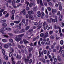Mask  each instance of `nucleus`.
<instances>
[{"mask_svg": "<svg viewBox=\"0 0 64 64\" xmlns=\"http://www.w3.org/2000/svg\"><path fill=\"white\" fill-rule=\"evenodd\" d=\"M24 34H19L16 36L15 38V40L17 42H19L20 41H21L22 40V38L23 36H24Z\"/></svg>", "mask_w": 64, "mask_h": 64, "instance_id": "obj_1", "label": "nucleus"}, {"mask_svg": "<svg viewBox=\"0 0 64 64\" xmlns=\"http://www.w3.org/2000/svg\"><path fill=\"white\" fill-rule=\"evenodd\" d=\"M28 14L29 15V18L31 20H34V18L32 16H31V15H33L34 14V12L32 10H31V11H28Z\"/></svg>", "mask_w": 64, "mask_h": 64, "instance_id": "obj_2", "label": "nucleus"}, {"mask_svg": "<svg viewBox=\"0 0 64 64\" xmlns=\"http://www.w3.org/2000/svg\"><path fill=\"white\" fill-rule=\"evenodd\" d=\"M52 22H53L54 23L55 22H56V23H57V22H58L57 17L56 16L55 19H52Z\"/></svg>", "mask_w": 64, "mask_h": 64, "instance_id": "obj_3", "label": "nucleus"}, {"mask_svg": "<svg viewBox=\"0 0 64 64\" xmlns=\"http://www.w3.org/2000/svg\"><path fill=\"white\" fill-rule=\"evenodd\" d=\"M29 60V56H28L27 57V58H24V60L25 61L26 63H28Z\"/></svg>", "mask_w": 64, "mask_h": 64, "instance_id": "obj_4", "label": "nucleus"}, {"mask_svg": "<svg viewBox=\"0 0 64 64\" xmlns=\"http://www.w3.org/2000/svg\"><path fill=\"white\" fill-rule=\"evenodd\" d=\"M19 31L18 30H16V29H14V30L13 32H14V34H17V33H18Z\"/></svg>", "mask_w": 64, "mask_h": 64, "instance_id": "obj_5", "label": "nucleus"}, {"mask_svg": "<svg viewBox=\"0 0 64 64\" xmlns=\"http://www.w3.org/2000/svg\"><path fill=\"white\" fill-rule=\"evenodd\" d=\"M52 13L54 15L55 13H57V10L55 9H52Z\"/></svg>", "mask_w": 64, "mask_h": 64, "instance_id": "obj_6", "label": "nucleus"}, {"mask_svg": "<svg viewBox=\"0 0 64 64\" xmlns=\"http://www.w3.org/2000/svg\"><path fill=\"white\" fill-rule=\"evenodd\" d=\"M36 15L38 17H40L41 15V14L40 11H38L37 12Z\"/></svg>", "mask_w": 64, "mask_h": 64, "instance_id": "obj_7", "label": "nucleus"}, {"mask_svg": "<svg viewBox=\"0 0 64 64\" xmlns=\"http://www.w3.org/2000/svg\"><path fill=\"white\" fill-rule=\"evenodd\" d=\"M22 58V56L21 55H19L17 54L16 56V58L17 59H21Z\"/></svg>", "mask_w": 64, "mask_h": 64, "instance_id": "obj_8", "label": "nucleus"}, {"mask_svg": "<svg viewBox=\"0 0 64 64\" xmlns=\"http://www.w3.org/2000/svg\"><path fill=\"white\" fill-rule=\"evenodd\" d=\"M23 42H24V44L25 45H26L27 44H28L29 43V42L27 40H24Z\"/></svg>", "mask_w": 64, "mask_h": 64, "instance_id": "obj_9", "label": "nucleus"}, {"mask_svg": "<svg viewBox=\"0 0 64 64\" xmlns=\"http://www.w3.org/2000/svg\"><path fill=\"white\" fill-rule=\"evenodd\" d=\"M25 32V30L24 29H22L21 30L19 31V33H23V32Z\"/></svg>", "mask_w": 64, "mask_h": 64, "instance_id": "obj_10", "label": "nucleus"}, {"mask_svg": "<svg viewBox=\"0 0 64 64\" xmlns=\"http://www.w3.org/2000/svg\"><path fill=\"white\" fill-rule=\"evenodd\" d=\"M47 21L49 23H51V22H52V18H50V19H47Z\"/></svg>", "mask_w": 64, "mask_h": 64, "instance_id": "obj_11", "label": "nucleus"}, {"mask_svg": "<svg viewBox=\"0 0 64 64\" xmlns=\"http://www.w3.org/2000/svg\"><path fill=\"white\" fill-rule=\"evenodd\" d=\"M6 22V20H3L0 21V23H2V24H4Z\"/></svg>", "mask_w": 64, "mask_h": 64, "instance_id": "obj_12", "label": "nucleus"}, {"mask_svg": "<svg viewBox=\"0 0 64 64\" xmlns=\"http://www.w3.org/2000/svg\"><path fill=\"white\" fill-rule=\"evenodd\" d=\"M15 28L17 29H21V26H15Z\"/></svg>", "mask_w": 64, "mask_h": 64, "instance_id": "obj_13", "label": "nucleus"}, {"mask_svg": "<svg viewBox=\"0 0 64 64\" xmlns=\"http://www.w3.org/2000/svg\"><path fill=\"white\" fill-rule=\"evenodd\" d=\"M50 42L48 40L46 43H45V45H46L48 46L50 45Z\"/></svg>", "mask_w": 64, "mask_h": 64, "instance_id": "obj_14", "label": "nucleus"}, {"mask_svg": "<svg viewBox=\"0 0 64 64\" xmlns=\"http://www.w3.org/2000/svg\"><path fill=\"white\" fill-rule=\"evenodd\" d=\"M4 48H6V49H7L9 47V46L8 45V44H5L4 46Z\"/></svg>", "mask_w": 64, "mask_h": 64, "instance_id": "obj_15", "label": "nucleus"}, {"mask_svg": "<svg viewBox=\"0 0 64 64\" xmlns=\"http://www.w3.org/2000/svg\"><path fill=\"white\" fill-rule=\"evenodd\" d=\"M20 20L18 21H14V23H16V24H18L19 23H20Z\"/></svg>", "mask_w": 64, "mask_h": 64, "instance_id": "obj_16", "label": "nucleus"}, {"mask_svg": "<svg viewBox=\"0 0 64 64\" xmlns=\"http://www.w3.org/2000/svg\"><path fill=\"white\" fill-rule=\"evenodd\" d=\"M30 26H26L25 28V30L26 31H27L29 28H30Z\"/></svg>", "mask_w": 64, "mask_h": 64, "instance_id": "obj_17", "label": "nucleus"}, {"mask_svg": "<svg viewBox=\"0 0 64 64\" xmlns=\"http://www.w3.org/2000/svg\"><path fill=\"white\" fill-rule=\"evenodd\" d=\"M45 35L44 38H46V37H48V32H46L45 33Z\"/></svg>", "mask_w": 64, "mask_h": 64, "instance_id": "obj_18", "label": "nucleus"}, {"mask_svg": "<svg viewBox=\"0 0 64 64\" xmlns=\"http://www.w3.org/2000/svg\"><path fill=\"white\" fill-rule=\"evenodd\" d=\"M57 58L58 60L59 61H60L61 60V58H60V56H58Z\"/></svg>", "mask_w": 64, "mask_h": 64, "instance_id": "obj_19", "label": "nucleus"}, {"mask_svg": "<svg viewBox=\"0 0 64 64\" xmlns=\"http://www.w3.org/2000/svg\"><path fill=\"white\" fill-rule=\"evenodd\" d=\"M15 10H13L12 11V15H14L15 14Z\"/></svg>", "mask_w": 64, "mask_h": 64, "instance_id": "obj_20", "label": "nucleus"}, {"mask_svg": "<svg viewBox=\"0 0 64 64\" xmlns=\"http://www.w3.org/2000/svg\"><path fill=\"white\" fill-rule=\"evenodd\" d=\"M34 5V4L32 3H30L29 4V6L30 7H32V6H33V5Z\"/></svg>", "mask_w": 64, "mask_h": 64, "instance_id": "obj_21", "label": "nucleus"}, {"mask_svg": "<svg viewBox=\"0 0 64 64\" xmlns=\"http://www.w3.org/2000/svg\"><path fill=\"white\" fill-rule=\"evenodd\" d=\"M2 27H6L7 25V24H6V23H4L2 24Z\"/></svg>", "mask_w": 64, "mask_h": 64, "instance_id": "obj_22", "label": "nucleus"}, {"mask_svg": "<svg viewBox=\"0 0 64 64\" xmlns=\"http://www.w3.org/2000/svg\"><path fill=\"white\" fill-rule=\"evenodd\" d=\"M16 3V1L15 0L12 1V4L13 6H14L15 5V3Z\"/></svg>", "mask_w": 64, "mask_h": 64, "instance_id": "obj_23", "label": "nucleus"}, {"mask_svg": "<svg viewBox=\"0 0 64 64\" xmlns=\"http://www.w3.org/2000/svg\"><path fill=\"white\" fill-rule=\"evenodd\" d=\"M64 43V42H63V40H62L60 41V44L61 45H63Z\"/></svg>", "mask_w": 64, "mask_h": 64, "instance_id": "obj_24", "label": "nucleus"}, {"mask_svg": "<svg viewBox=\"0 0 64 64\" xmlns=\"http://www.w3.org/2000/svg\"><path fill=\"white\" fill-rule=\"evenodd\" d=\"M61 53L62 54V55L63 57H64V50H62L61 51Z\"/></svg>", "mask_w": 64, "mask_h": 64, "instance_id": "obj_25", "label": "nucleus"}, {"mask_svg": "<svg viewBox=\"0 0 64 64\" xmlns=\"http://www.w3.org/2000/svg\"><path fill=\"white\" fill-rule=\"evenodd\" d=\"M41 61H42L43 63H45V62H46V60H45L44 58L41 59Z\"/></svg>", "mask_w": 64, "mask_h": 64, "instance_id": "obj_26", "label": "nucleus"}, {"mask_svg": "<svg viewBox=\"0 0 64 64\" xmlns=\"http://www.w3.org/2000/svg\"><path fill=\"white\" fill-rule=\"evenodd\" d=\"M6 30L7 31H11V29L9 28H6Z\"/></svg>", "mask_w": 64, "mask_h": 64, "instance_id": "obj_27", "label": "nucleus"}, {"mask_svg": "<svg viewBox=\"0 0 64 64\" xmlns=\"http://www.w3.org/2000/svg\"><path fill=\"white\" fill-rule=\"evenodd\" d=\"M46 28L47 30H49L50 29V27L48 25H47L46 27Z\"/></svg>", "mask_w": 64, "mask_h": 64, "instance_id": "obj_28", "label": "nucleus"}, {"mask_svg": "<svg viewBox=\"0 0 64 64\" xmlns=\"http://www.w3.org/2000/svg\"><path fill=\"white\" fill-rule=\"evenodd\" d=\"M2 52L3 53V54L5 55V50H2Z\"/></svg>", "mask_w": 64, "mask_h": 64, "instance_id": "obj_29", "label": "nucleus"}, {"mask_svg": "<svg viewBox=\"0 0 64 64\" xmlns=\"http://www.w3.org/2000/svg\"><path fill=\"white\" fill-rule=\"evenodd\" d=\"M33 31V29H30V28L28 30V32H32Z\"/></svg>", "mask_w": 64, "mask_h": 64, "instance_id": "obj_30", "label": "nucleus"}, {"mask_svg": "<svg viewBox=\"0 0 64 64\" xmlns=\"http://www.w3.org/2000/svg\"><path fill=\"white\" fill-rule=\"evenodd\" d=\"M4 58L6 60H8V56L5 55L4 56Z\"/></svg>", "mask_w": 64, "mask_h": 64, "instance_id": "obj_31", "label": "nucleus"}, {"mask_svg": "<svg viewBox=\"0 0 64 64\" xmlns=\"http://www.w3.org/2000/svg\"><path fill=\"white\" fill-rule=\"evenodd\" d=\"M32 62V60L30 59V60L28 62V64H31V63Z\"/></svg>", "mask_w": 64, "mask_h": 64, "instance_id": "obj_32", "label": "nucleus"}, {"mask_svg": "<svg viewBox=\"0 0 64 64\" xmlns=\"http://www.w3.org/2000/svg\"><path fill=\"white\" fill-rule=\"evenodd\" d=\"M40 5L42 6H43V3H42V0H40Z\"/></svg>", "mask_w": 64, "mask_h": 64, "instance_id": "obj_33", "label": "nucleus"}, {"mask_svg": "<svg viewBox=\"0 0 64 64\" xmlns=\"http://www.w3.org/2000/svg\"><path fill=\"white\" fill-rule=\"evenodd\" d=\"M44 34L43 33H42L40 34V36L41 37H43L44 36Z\"/></svg>", "mask_w": 64, "mask_h": 64, "instance_id": "obj_34", "label": "nucleus"}, {"mask_svg": "<svg viewBox=\"0 0 64 64\" xmlns=\"http://www.w3.org/2000/svg\"><path fill=\"white\" fill-rule=\"evenodd\" d=\"M26 4H27L26 6L27 7H28V6L29 5V2H26Z\"/></svg>", "mask_w": 64, "mask_h": 64, "instance_id": "obj_35", "label": "nucleus"}, {"mask_svg": "<svg viewBox=\"0 0 64 64\" xmlns=\"http://www.w3.org/2000/svg\"><path fill=\"white\" fill-rule=\"evenodd\" d=\"M2 42H4V43L6 42H7V40H6L5 39H3L2 40Z\"/></svg>", "mask_w": 64, "mask_h": 64, "instance_id": "obj_36", "label": "nucleus"}, {"mask_svg": "<svg viewBox=\"0 0 64 64\" xmlns=\"http://www.w3.org/2000/svg\"><path fill=\"white\" fill-rule=\"evenodd\" d=\"M8 45V46H10V47H11L12 46V44H11L10 43H8L7 44Z\"/></svg>", "mask_w": 64, "mask_h": 64, "instance_id": "obj_37", "label": "nucleus"}, {"mask_svg": "<svg viewBox=\"0 0 64 64\" xmlns=\"http://www.w3.org/2000/svg\"><path fill=\"white\" fill-rule=\"evenodd\" d=\"M48 4L50 6H52V3L51 2H49Z\"/></svg>", "mask_w": 64, "mask_h": 64, "instance_id": "obj_38", "label": "nucleus"}, {"mask_svg": "<svg viewBox=\"0 0 64 64\" xmlns=\"http://www.w3.org/2000/svg\"><path fill=\"white\" fill-rule=\"evenodd\" d=\"M22 5L20 3H19L18 4V5L17 6L18 7H20V6H22Z\"/></svg>", "mask_w": 64, "mask_h": 64, "instance_id": "obj_39", "label": "nucleus"}, {"mask_svg": "<svg viewBox=\"0 0 64 64\" xmlns=\"http://www.w3.org/2000/svg\"><path fill=\"white\" fill-rule=\"evenodd\" d=\"M2 28V29L3 31H4L6 30V28L5 27H3V28Z\"/></svg>", "mask_w": 64, "mask_h": 64, "instance_id": "obj_40", "label": "nucleus"}, {"mask_svg": "<svg viewBox=\"0 0 64 64\" xmlns=\"http://www.w3.org/2000/svg\"><path fill=\"white\" fill-rule=\"evenodd\" d=\"M12 56V52H10V54L9 55V56L10 57H11Z\"/></svg>", "mask_w": 64, "mask_h": 64, "instance_id": "obj_41", "label": "nucleus"}, {"mask_svg": "<svg viewBox=\"0 0 64 64\" xmlns=\"http://www.w3.org/2000/svg\"><path fill=\"white\" fill-rule=\"evenodd\" d=\"M9 16V14L7 13L6 15H5V17L7 18Z\"/></svg>", "mask_w": 64, "mask_h": 64, "instance_id": "obj_42", "label": "nucleus"}, {"mask_svg": "<svg viewBox=\"0 0 64 64\" xmlns=\"http://www.w3.org/2000/svg\"><path fill=\"white\" fill-rule=\"evenodd\" d=\"M22 22H23V23H24V24H25V19H22Z\"/></svg>", "mask_w": 64, "mask_h": 64, "instance_id": "obj_43", "label": "nucleus"}, {"mask_svg": "<svg viewBox=\"0 0 64 64\" xmlns=\"http://www.w3.org/2000/svg\"><path fill=\"white\" fill-rule=\"evenodd\" d=\"M44 54H46L47 53V50H44Z\"/></svg>", "mask_w": 64, "mask_h": 64, "instance_id": "obj_44", "label": "nucleus"}, {"mask_svg": "<svg viewBox=\"0 0 64 64\" xmlns=\"http://www.w3.org/2000/svg\"><path fill=\"white\" fill-rule=\"evenodd\" d=\"M33 11L35 12L36 10V8L34 7L33 8Z\"/></svg>", "mask_w": 64, "mask_h": 64, "instance_id": "obj_45", "label": "nucleus"}, {"mask_svg": "<svg viewBox=\"0 0 64 64\" xmlns=\"http://www.w3.org/2000/svg\"><path fill=\"white\" fill-rule=\"evenodd\" d=\"M11 19L12 20H14V15H13L11 17Z\"/></svg>", "mask_w": 64, "mask_h": 64, "instance_id": "obj_46", "label": "nucleus"}, {"mask_svg": "<svg viewBox=\"0 0 64 64\" xmlns=\"http://www.w3.org/2000/svg\"><path fill=\"white\" fill-rule=\"evenodd\" d=\"M59 6H61V3L60 2H58Z\"/></svg>", "mask_w": 64, "mask_h": 64, "instance_id": "obj_47", "label": "nucleus"}, {"mask_svg": "<svg viewBox=\"0 0 64 64\" xmlns=\"http://www.w3.org/2000/svg\"><path fill=\"white\" fill-rule=\"evenodd\" d=\"M59 9L60 10V11L62 10V6H59Z\"/></svg>", "mask_w": 64, "mask_h": 64, "instance_id": "obj_48", "label": "nucleus"}, {"mask_svg": "<svg viewBox=\"0 0 64 64\" xmlns=\"http://www.w3.org/2000/svg\"><path fill=\"white\" fill-rule=\"evenodd\" d=\"M47 9L49 11H51V8H50V7H48L47 8Z\"/></svg>", "mask_w": 64, "mask_h": 64, "instance_id": "obj_49", "label": "nucleus"}, {"mask_svg": "<svg viewBox=\"0 0 64 64\" xmlns=\"http://www.w3.org/2000/svg\"><path fill=\"white\" fill-rule=\"evenodd\" d=\"M10 42L11 43H12L13 42V40L12 39H10Z\"/></svg>", "mask_w": 64, "mask_h": 64, "instance_id": "obj_50", "label": "nucleus"}, {"mask_svg": "<svg viewBox=\"0 0 64 64\" xmlns=\"http://www.w3.org/2000/svg\"><path fill=\"white\" fill-rule=\"evenodd\" d=\"M3 32H4V31H3V29H2V28L1 29H0V33H3Z\"/></svg>", "mask_w": 64, "mask_h": 64, "instance_id": "obj_51", "label": "nucleus"}, {"mask_svg": "<svg viewBox=\"0 0 64 64\" xmlns=\"http://www.w3.org/2000/svg\"><path fill=\"white\" fill-rule=\"evenodd\" d=\"M38 23L37 22H35L34 23V25H36V26H37V25H38Z\"/></svg>", "mask_w": 64, "mask_h": 64, "instance_id": "obj_52", "label": "nucleus"}, {"mask_svg": "<svg viewBox=\"0 0 64 64\" xmlns=\"http://www.w3.org/2000/svg\"><path fill=\"white\" fill-rule=\"evenodd\" d=\"M26 10L27 11H29V8L28 7H26Z\"/></svg>", "mask_w": 64, "mask_h": 64, "instance_id": "obj_53", "label": "nucleus"}, {"mask_svg": "<svg viewBox=\"0 0 64 64\" xmlns=\"http://www.w3.org/2000/svg\"><path fill=\"white\" fill-rule=\"evenodd\" d=\"M50 35H52L53 34V31H50L49 32Z\"/></svg>", "mask_w": 64, "mask_h": 64, "instance_id": "obj_54", "label": "nucleus"}, {"mask_svg": "<svg viewBox=\"0 0 64 64\" xmlns=\"http://www.w3.org/2000/svg\"><path fill=\"white\" fill-rule=\"evenodd\" d=\"M4 10L3 9H2V10H1L0 11V13H1L2 12H3L4 11Z\"/></svg>", "mask_w": 64, "mask_h": 64, "instance_id": "obj_55", "label": "nucleus"}, {"mask_svg": "<svg viewBox=\"0 0 64 64\" xmlns=\"http://www.w3.org/2000/svg\"><path fill=\"white\" fill-rule=\"evenodd\" d=\"M7 12L6 11H4V12H3V14L4 15H5V14H6V13H7Z\"/></svg>", "mask_w": 64, "mask_h": 64, "instance_id": "obj_56", "label": "nucleus"}, {"mask_svg": "<svg viewBox=\"0 0 64 64\" xmlns=\"http://www.w3.org/2000/svg\"><path fill=\"white\" fill-rule=\"evenodd\" d=\"M10 25L11 26H13V25H14V23L13 22L11 23L10 24Z\"/></svg>", "mask_w": 64, "mask_h": 64, "instance_id": "obj_57", "label": "nucleus"}, {"mask_svg": "<svg viewBox=\"0 0 64 64\" xmlns=\"http://www.w3.org/2000/svg\"><path fill=\"white\" fill-rule=\"evenodd\" d=\"M51 49H53L54 48V46L53 45H52L51 46Z\"/></svg>", "mask_w": 64, "mask_h": 64, "instance_id": "obj_58", "label": "nucleus"}, {"mask_svg": "<svg viewBox=\"0 0 64 64\" xmlns=\"http://www.w3.org/2000/svg\"><path fill=\"white\" fill-rule=\"evenodd\" d=\"M56 49H57V50H59V47L58 46H56Z\"/></svg>", "mask_w": 64, "mask_h": 64, "instance_id": "obj_59", "label": "nucleus"}, {"mask_svg": "<svg viewBox=\"0 0 64 64\" xmlns=\"http://www.w3.org/2000/svg\"><path fill=\"white\" fill-rule=\"evenodd\" d=\"M58 31L60 33H61V28H59Z\"/></svg>", "mask_w": 64, "mask_h": 64, "instance_id": "obj_60", "label": "nucleus"}, {"mask_svg": "<svg viewBox=\"0 0 64 64\" xmlns=\"http://www.w3.org/2000/svg\"><path fill=\"white\" fill-rule=\"evenodd\" d=\"M50 38L51 39H54V36L52 35L50 36Z\"/></svg>", "mask_w": 64, "mask_h": 64, "instance_id": "obj_61", "label": "nucleus"}, {"mask_svg": "<svg viewBox=\"0 0 64 64\" xmlns=\"http://www.w3.org/2000/svg\"><path fill=\"white\" fill-rule=\"evenodd\" d=\"M52 51L53 52H56L57 51V50L56 49H54Z\"/></svg>", "mask_w": 64, "mask_h": 64, "instance_id": "obj_62", "label": "nucleus"}, {"mask_svg": "<svg viewBox=\"0 0 64 64\" xmlns=\"http://www.w3.org/2000/svg\"><path fill=\"white\" fill-rule=\"evenodd\" d=\"M22 24H23V23H22V22H21L19 24V25L20 26H21V25Z\"/></svg>", "mask_w": 64, "mask_h": 64, "instance_id": "obj_63", "label": "nucleus"}, {"mask_svg": "<svg viewBox=\"0 0 64 64\" xmlns=\"http://www.w3.org/2000/svg\"><path fill=\"white\" fill-rule=\"evenodd\" d=\"M21 62V61L20 60H18V64H20Z\"/></svg>", "mask_w": 64, "mask_h": 64, "instance_id": "obj_64", "label": "nucleus"}]
</instances>
